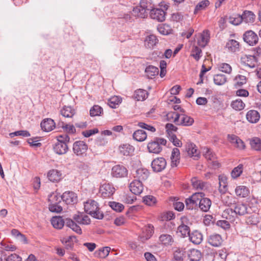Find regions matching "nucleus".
I'll use <instances>...</instances> for the list:
<instances>
[{"label":"nucleus","instance_id":"obj_61","mask_svg":"<svg viewBox=\"0 0 261 261\" xmlns=\"http://www.w3.org/2000/svg\"><path fill=\"white\" fill-rule=\"evenodd\" d=\"M218 68L220 71L228 74H230L232 71L230 65L225 63L219 64Z\"/></svg>","mask_w":261,"mask_h":261},{"label":"nucleus","instance_id":"obj_10","mask_svg":"<svg viewBox=\"0 0 261 261\" xmlns=\"http://www.w3.org/2000/svg\"><path fill=\"white\" fill-rule=\"evenodd\" d=\"M198 193L202 194L200 195L201 196H198V208L199 207L203 212H206L211 206L212 201L210 198L205 197V194L203 192Z\"/></svg>","mask_w":261,"mask_h":261},{"label":"nucleus","instance_id":"obj_28","mask_svg":"<svg viewBox=\"0 0 261 261\" xmlns=\"http://www.w3.org/2000/svg\"><path fill=\"white\" fill-rule=\"evenodd\" d=\"M159 42L156 36L154 35H149L146 36L145 40V46L148 48H153Z\"/></svg>","mask_w":261,"mask_h":261},{"label":"nucleus","instance_id":"obj_36","mask_svg":"<svg viewBox=\"0 0 261 261\" xmlns=\"http://www.w3.org/2000/svg\"><path fill=\"white\" fill-rule=\"evenodd\" d=\"M226 47L228 49L229 51L233 53L236 52L240 50V44L236 40L230 39L226 43Z\"/></svg>","mask_w":261,"mask_h":261},{"label":"nucleus","instance_id":"obj_62","mask_svg":"<svg viewBox=\"0 0 261 261\" xmlns=\"http://www.w3.org/2000/svg\"><path fill=\"white\" fill-rule=\"evenodd\" d=\"M38 137H34L32 138H29L27 140V142L29 144L30 146L32 147L37 148L41 146L42 144L39 142H37Z\"/></svg>","mask_w":261,"mask_h":261},{"label":"nucleus","instance_id":"obj_12","mask_svg":"<svg viewBox=\"0 0 261 261\" xmlns=\"http://www.w3.org/2000/svg\"><path fill=\"white\" fill-rule=\"evenodd\" d=\"M115 191L113 185L109 183H105L101 185L99 188V192L103 198L110 197L112 196Z\"/></svg>","mask_w":261,"mask_h":261},{"label":"nucleus","instance_id":"obj_2","mask_svg":"<svg viewBox=\"0 0 261 261\" xmlns=\"http://www.w3.org/2000/svg\"><path fill=\"white\" fill-rule=\"evenodd\" d=\"M167 140L162 138L155 137L153 140L149 142L147 145V148L150 153L155 154L160 153L162 150V145L165 146Z\"/></svg>","mask_w":261,"mask_h":261},{"label":"nucleus","instance_id":"obj_15","mask_svg":"<svg viewBox=\"0 0 261 261\" xmlns=\"http://www.w3.org/2000/svg\"><path fill=\"white\" fill-rule=\"evenodd\" d=\"M236 216H243L249 213L248 205L244 203H235L232 205Z\"/></svg>","mask_w":261,"mask_h":261},{"label":"nucleus","instance_id":"obj_57","mask_svg":"<svg viewBox=\"0 0 261 261\" xmlns=\"http://www.w3.org/2000/svg\"><path fill=\"white\" fill-rule=\"evenodd\" d=\"M49 210L53 213H59L62 211V207L59 205V203H51L49 204Z\"/></svg>","mask_w":261,"mask_h":261},{"label":"nucleus","instance_id":"obj_29","mask_svg":"<svg viewBox=\"0 0 261 261\" xmlns=\"http://www.w3.org/2000/svg\"><path fill=\"white\" fill-rule=\"evenodd\" d=\"M145 73L148 79H152L158 74L159 69L154 66L149 65L146 67Z\"/></svg>","mask_w":261,"mask_h":261},{"label":"nucleus","instance_id":"obj_25","mask_svg":"<svg viewBox=\"0 0 261 261\" xmlns=\"http://www.w3.org/2000/svg\"><path fill=\"white\" fill-rule=\"evenodd\" d=\"M62 173L57 169H52L47 173V178L51 182H58L61 179Z\"/></svg>","mask_w":261,"mask_h":261},{"label":"nucleus","instance_id":"obj_14","mask_svg":"<svg viewBox=\"0 0 261 261\" xmlns=\"http://www.w3.org/2000/svg\"><path fill=\"white\" fill-rule=\"evenodd\" d=\"M129 188L131 192L136 195L140 194L143 190L142 182L136 179L130 183Z\"/></svg>","mask_w":261,"mask_h":261},{"label":"nucleus","instance_id":"obj_50","mask_svg":"<svg viewBox=\"0 0 261 261\" xmlns=\"http://www.w3.org/2000/svg\"><path fill=\"white\" fill-rule=\"evenodd\" d=\"M103 113V109L98 105H94L90 110L91 117L100 116Z\"/></svg>","mask_w":261,"mask_h":261},{"label":"nucleus","instance_id":"obj_20","mask_svg":"<svg viewBox=\"0 0 261 261\" xmlns=\"http://www.w3.org/2000/svg\"><path fill=\"white\" fill-rule=\"evenodd\" d=\"M171 163V166L172 167H177L180 163V151L178 148H174L171 152L170 157Z\"/></svg>","mask_w":261,"mask_h":261},{"label":"nucleus","instance_id":"obj_59","mask_svg":"<svg viewBox=\"0 0 261 261\" xmlns=\"http://www.w3.org/2000/svg\"><path fill=\"white\" fill-rule=\"evenodd\" d=\"M62 125L61 126V127L66 133L71 134H74L75 133L76 129L75 128V126L73 125L64 124V122H62Z\"/></svg>","mask_w":261,"mask_h":261},{"label":"nucleus","instance_id":"obj_64","mask_svg":"<svg viewBox=\"0 0 261 261\" xmlns=\"http://www.w3.org/2000/svg\"><path fill=\"white\" fill-rule=\"evenodd\" d=\"M165 128L168 136L173 134L172 132H176L178 129L177 127L172 123H167L165 125Z\"/></svg>","mask_w":261,"mask_h":261},{"label":"nucleus","instance_id":"obj_27","mask_svg":"<svg viewBox=\"0 0 261 261\" xmlns=\"http://www.w3.org/2000/svg\"><path fill=\"white\" fill-rule=\"evenodd\" d=\"M231 207V208L225 209L223 211L222 216L224 218H225L230 222H233L235 220L237 216L233 207L232 206Z\"/></svg>","mask_w":261,"mask_h":261},{"label":"nucleus","instance_id":"obj_18","mask_svg":"<svg viewBox=\"0 0 261 261\" xmlns=\"http://www.w3.org/2000/svg\"><path fill=\"white\" fill-rule=\"evenodd\" d=\"M149 175V172L147 169L140 168L135 171L134 177L136 180H139L142 182L148 178Z\"/></svg>","mask_w":261,"mask_h":261},{"label":"nucleus","instance_id":"obj_23","mask_svg":"<svg viewBox=\"0 0 261 261\" xmlns=\"http://www.w3.org/2000/svg\"><path fill=\"white\" fill-rule=\"evenodd\" d=\"M149 13L145 9H143L140 6L134 7L132 12V14L135 17L145 18L148 16Z\"/></svg>","mask_w":261,"mask_h":261},{"label":"nucleus","instance_id":"obj_11","mask_svg":"<svg viewBox=\"0 0 261 261\" xmlns=\"http://www.w3.org/2000/svg\"><path fill=\"white\" fill-rule=\"evenodd\" d=\"M149 14L151 19L159 22H163L165 20L166 12L162 9L153 8Z\"/></svg>","mask_w":261,"mask_h":261},{"label":"nucleus","instance_id":"obj_31","mask_svg":"<svg viewBox=\"0 0 261 261\" xmlns=\"http://www.w3.org/2000/svg\"><path fill=\"white\" fill-rule=\"evenodd\" d=\"M244 59L246 65L252 68L255 67L258 62V58L255 55H246Z\"/></svg>","mask_w":261,"mask_h":261},{"label":"nucleus","instance_id":"obj_22","mask_svg":"<svg viewBox=\"0 0 261 261\" xmlns=\"http://www.w3.org/2000/svg\"><path fill=\"white\" fill-rule=\"evenodd\" d=\"M223 242L221 236L219 234H213L211 235L208 239V243L214 247H219L222 245Z\"/></svg>","mask_w":261,"mask_h":261},{"label":"nucleus","instance_id":"obj_54","mask_svg":"<svg viewBox=\"0 0 261 261\" xmlns=\"http://www.w3.org/2000/svg\"><path fill=\"white\" fill-rule=\"evenodd\" d=\"M109 205L113 210L118 213L121 212L124 208V206L122 204L115 201L109 202Z\"/></svg>","mask_w":261,"mask_h":261},{"label":"nucleus","instance_id":"obj_26","mask_svg":"<svg viewBox=\"0 0 261 261\" xmlns=\"http://www.w3.org/2000/svg\"><path fill=\"white\" fill-rule=\"evenodd\" d=\"M189 237L190 241L196 245L200 244L203 240L202 233L198 230L193 231Z\"/></svg>","mask_w":261,"mask_h":261},{"label":"nucleus","instance_id":"obj_17","mask_svg":"<svg viewBox=\"0 0 261 261\" xmlns=\"http://www.w3.org/2000/svg\"><path fill=\"white\" fill-rule=\"evenodd\" d=\"M55 152L58 154L62 155L67 153L68 150V145L63 142L57 141L53 146Z\"/></svg>","mask_w":261,"mask_h":261},{"label":"nucleus","instance_id":"obj_55","mask_svg":"<svg viewBox=\"0 0 261 261\" xmlns=\"http://www.w3.org/2000/svg\"><path fill=\"white\" fill-rule=\"evenodd\" d=\"M245 222L247 225H255L259 222V219L257 216L253 215L246 217Z\"/></svg>","mask_w":261,"mask_h":261},{"label":"nucleus","instance_id":"obj_41","mask_svg":"<svg viewBox=\"0 0 261 261\" xmlns=\"http://www.w3.org/2000/svg\"><path fill=\"white\" fill-rule=\"evenodd\" d=\"M147 92L143 89H138L135 91L134 97L137 101H143L146 98Z\"/></svg>","mask_w":261,"mask_h":261},{"label":"nucleus","instance_id":"obj_32","mask_svg":"<svg viewBox=\"0 0 261 261\" xmlns=\"http://www.w3.org/2000/svg\"><path fill=\"white\" fill-rule=\"evenodd\" d=\"M66 226L71 228L73 231L76 232L78 234H81L82 233L81 227L75 222V221L70 219L66 218Z\"/></svg>","mask_w":261,"mask_h":261},{"label":"nucleus","instance_id":"obj_52","mask_svg":"<svg viewBox=\"0 0 261 261\" xmlns=\"http://www.w3.org/2000/svg\"><path fill=\"white\" fill-rule=\"evenodd\" d=\"M121 102V99L118 96H113L111 97L108 102V105L111 108L114 109L116 108L117 106L119 105V103Z\"/></svg>","mask_w":261,"mask_h":261},{"label":"nucleus","instance_id":"obj_58","mask_svg":"<svg viewBox=\"0 0 261 261\" xmlns=\"http://www.w3.org/2000/svg\"><path fill=\"white\" fill-rule=\"evenodd\" d=\"M243 172V165L240 164L233 168L231 172V175L233 178H236L240 176Z\"/></svg>","mask_w":261,"mask_h":261},{"label":"nucleus","instance_id":"obj_42","mask_svg":"<svg viewBox=\"0 0 261 261\" xmlns=\"http://www.w3.org/2000/svg\"><path fill=\"white\" fill-rule=\"evenodd\" d=\"M252 149L256 151H261V139L258 137H254L250 141Z\"/></svg>","mask_w":261,"mask_h":261},{"label":"nucleus","instance_id":"obj_39","mask_svg":"<svg viewBox=\"0 0 261 261\" xmlns=\"http://www.w3.org/2000/svg\"><path fill=\"white\" fill-rule=\"evenodd\" d=\"M133 137L135 140L139 142H142L146 139L147 134L144 130L138 129L134 133Z\"/></svg>","mask_w":261,"mask_h":261},{"label":"nucleus","instance_id":"obj_63","mask_svg":"<svg viewBox=\"0 0 261 261\" xmlns=\"http://www.w3.org/2000/svg\"><path fill=\"white\" fill-rule=\"evenodd\" d=\"M169 140L173 143V144L176 147H181L182 145L181 141L179 140L175 134H171L168 136Z\"/></svg>","mask_w":261,"mask_h":261},{"label":"nucleus","instance_id":"obj_21","mask_svg":"<svg viewBox=\"0 0 261 261\" xmlns=\"http://www.w3.org/2000/svg\"><path fill=\"white\" fill-rule=\"evenodd\" d=\"M246 117L250 123H256L259 120L260 115L257 111L250 110L247 113Z\"/></svg>","mask_w":261,"mask_h":261},{"label":"nucleus","instance_id":"obj_1","mask_svg":"<svg viewBox=\"0 0 261 261\" xmlns=\"http://www.w3.org/2000/svg\"><path fill=\"white\" fill-rule=\"evenodd\" d=\"M85 212L97 219H102L103 214L99 211L98 203L92 199H89L84 203Z\"/></svg>","mask_w":261,"mask_h":261},{"label":"nucleus","instance_id":"obj_37","mask_svg":"<svg viewBox=\"0 0 261 261\" xmlns=\"http://www.w3.org/2000/svg\"><path fill=\"white\" fill-rule=\"evenodd\" d=\"M61 114L66 118H71L75 114V110L71 106H64L60 111Z\"/></svg>","mask_w":261,"mask_h":261},{"label":"nucleus","instance_id":"obj_43","mask_svg":"<svg viewBox=\"0 0 261 261\" xmlns=\"http://www.w3.org/2000/svg\"><path fill=\"white\" fill-rule=\"evenodd\" d=\"M191 181L192 186L196 190H203L206 184V182L198 179L196 177H192Z\"/></svg>","mask_w":261,"mask_h":261},{"label":"nucleus","instance_id":"obj_34","mask_svg":"<svg viewBox=\"0 0 261 261\" xmlns=\"http://www.w3.org/2000/svg\"><path fill=\"white\" fill-rule=\"evenodd\" d=\"M243 21L246 23H252L254 21L255 16L254 13L250 11H245L241 15Z\"/></svg>","mask_w":261,"mask_h":261},{"label":"nucleus","instance_id":"obj_49","mask_svg":"<svg viewBox=\"0 0 261 261\" xmlns=\"http://www.w3.org/2000/svg\"><path fill=\"white\" fill-rule=\"evenodd\" d=\"M201 258V253L200 251L193 249L189 254V258L190 261H199Z\"/></svg>","mask_w":261,"mask_h":261},{"label":"nucleus","instance_id":"obj_30","mask_svg":"<svg viewBox=\"0 0 261 261\" xmlns=\"http://www.w3.org/2000/svg\"><path fill=\"white\" fill-rule=\"evenodd\" d=\"M235 192L238 196L242 198L247 197L250 193L249 189L244 186H237L235 189Z\"/></svg>","mask_w":261,"mask_h":261},{"label":"nucleus","instance_id":"obj_53","mask_svg":"<svg viewBox=\"0 0 261 261\" xmlns=\"http://www.w3.org/2000/svg\"><path fill=\"white\" fill-rule=\"evenodd\" d=\"M143 199V202L149 206H154L157 202L156 198L152 195L145 196Z\"/></svg>","mask_w":261,"mask_h":261},{"label":"nucleus","instance_id":"obj_19","mask_svg":"<svg viewBox=\"0 0 261 261\" xmlns=\"http://www.w3.org/2000/svg\"><path fill=\"white\" fill-rule=\"evenodd\" d=\"M66 218L63 219L62 216H55L51 219V223L53 227L56 229H60L64 225H66Z\"/></svg>","mask_w":261,"mask_h":261},{"label":"nucleus","instance_id":"obj_33","mask_svg":"<svg viewBox=\"0 0 261 261\" xmlns=\"http://www.w3.org/2000/svg\"><path fill=\"white\" fill-rule=\"evenodd\" d=\"M110 250L111 248L109 247H102L96 250L94 253V255L97 258H104L109 255Z\"/></svg>","mask_w":261,"mask_h":261},{"label":"nucleus","instance_id":"obj_44","mask_svg":"<svg viewBox=\"0 0 261 261\" xmlns=\"http://www.w3.org/2000/svg\"><path fill=\"white\" fill-rule=\"evenodd\" d=\"M210 4L208 0H203L199 2L195 7L194 14H196L198 11L204 10Z\"/></svg>","mask_w":261,"mask_h":261},{"label":"nucleus","instance_id":"obj_56","mask_svg":"<svg viewBox=\"0 0 261 261\" xmlns=\"http://www.w3.org/2000/svg\"><path fill=\"white\" fill-rule=\"evenodd\" d=\"M196 61H198L202 56V50L198 46H195L193 47L192 50V54L191 55Z\"/></svg>","mask_w":261,"mask_h":261},{"label":"nucleus","instance_id":"obj_13","mask_svg":"<svg viewBox=\"0 0 261 261\" xmlns=\"http://www.w3.org/2000/svg\"><path fill=\"white\" fill-rule=\"evenodd\" d=\"M62 200L67 204H73L77 201L76 194L72 191H66L61 195Z\"/></svg>","mask_w":261,"mask_h":261},{"label":"nucleus","instance_id":"obj_5","mask_svg":"<svg viewBox=\"0 0 261 261\" xmlns=\"http://www.w3.org/2000/svg\"><path fill=\"white\" fill-rule=\"evenodd\" d=\"M194 122V119L185 114H175L173 122L177 125L191 126Z\"/></svg>","mask_w":261,"mask_h":261},{"label":"nucleus","instance_id":"obj_3","mask_svg":"<svg viewBox=\"0 0 261 261\" xmlns=\"http://www.w3.org/2000/svg\"><path fill=\"white\" fill-rule=\"evenodd\" d=\"M88 149V145L83 141H76L73 144V152L78 156H86Z\"/></svg>","mask_w":261,"mask_h":261},{"label":"nucleus","instance_id":"obj_6","mask_svg":"<svg viewBox=\"0 0 261 261\" xmlns=\"http://www.w3.org/2000/svg\"><path fill=\"white\" fill-rule=\"evenodd\" d=\"M185 151L189 157L193 158L195 160H198L200 158L199 151L194 143L191 142H187L185 145Z\"/></svg>","mask_w":261,"mask_h":261},{"label":"nucleus","instance_id":"obj_16","mask_svg":"<svg viewBox=\"0 0 261 261\" xmlns=\"http://www.w3.org/2000/svg\"><path fill=\"white\" fill-rule=\"evenodd\" d=\"M41 129L46 132L53 130L56 127V123L54 120L51 118H45L43 119L41 123Z\"/></svg>","mask_w":261,"mask_h":261},{"label":"nucleus","instance_id":"obj_35","mask_svg":"<svg viewBox=\"0 0 261 261\" xmlns=\"http://www.w3.org/2000/svg\"><path fill=\"white\" fill-rule=\"evenodd\" d=\"M210 40V33L208 30H204L200 39L198 40V44L202 47H205Z\"/></svg>","mask_w":261,"mask_h":261},{"label":"nucleus","instance_id":"obj_4","mask_svg":"<svg viewBox=\"0 0 261 261\" xmlns=\"http://www.w3.org/2000/svg\"><path fill=\"white\" fill-rule=\"evenodd\" d=\"M128 170L126 167L121 164L114 166L111 171V175L113 178H122L127 176Z\"/></svg>","mask_w":261,"mask_h":261},{"label":"nucleus","instance_id":"obj_48","mask_svg":"<svg viewBox=\"0 0 261 261\" xmlns=\"http://www.w3.org/2000/svg\"><path fill=\"white\" fill-rule=\"evenodd\" d=\"M227 81V77L222 74H218L214 76V82L217 85H222Z\"/></svg>","mask_w":261,"mask_h":261},{"label":"nucleus","instance_id":"obj_9","mask_svg":"<svg viewBox=\"0 0 261 261\" xmlns=\"http://www.w3.org/2000/svg\"><path fill=\"white\" fill-rule=\"evenodd\" d=\"M166 165V161L163 157L157 158L154 159L151 164L152 170L154 172H160L162 171L165 169Z\"/></svg>","mask_w":261,"mask_h":261},{"label":"nucleus","instance_id":"obj_24","mask_svg":"<svg viewBox=\"0 0 261 261\" xmlns=\"http://www.w3.org/2000/svg\"><path fill=\"white\" fill-rule=\"evenodd\" d=\"M120 153L125 156L131 155L134 151L135 148L128 144H123L119 147Z\"/></svg>","mask_w":261,"mask_h":261},{"label":"nucleus","instance_id":"obj_40","mask_svg":"<svg viewBox=\"0 0 261 261\" xmlns=\"http://www.w3.org/2000/svg\"><path fill=\"white\" fill-rule=\"evenodd\" d=\"M139 6L148 13L154 8L152 0H141Z\"/></svg>","mask_w":261,"mask_h":261},{"label":"nucleus","instance_id":"obj_8","mask_svg":"<svg viewBox=\"0 0 261 261\" xmlns=\"http://www.w3.org/2000/svg\"><path fill=\"white\" fill-rule=\"evenodd\" d=\"M243 39L244 42L250 46L256 45L258 41L257 35L252 30H248L244 33Z\"/></svg>","mask_w":261,"mask_h":261},{"label":"nucleus","instance_id":"obj_47","mask_svg":"<svg viewBox=\"0 0 261 261\" xmlns=\"http://www.w3.org/2000/svg\"><path fill=\"white\" fill-rule=\"evenodd\" d=\"M231 107L236 111H241L244 109L245 104L241 99L233 100L231 103Z\"/></svg>","mask_w":261,"mask_h":261},{"label":"nucleus","instance_id":"obj_51","mask_svg":"<svg viewBox=\"0 0 261 261\" xmlns=\"http://www.w3.org/2000/svg\"><path fill=\"white\" fill-rule=\"evenodd\" d=\"M159 240L165 245H171V243L173 241L172 236L167 234L161 235L159 237Z\"/></svg>","mask_w":261,"mask_h":261},{"label":"nucleus","instance_id":"obj_45","mask_svg":"<svg viewBox=\"0 0 261 261\" xmlns=\"http://www.w3.org/2000/svg\"><path fill=\"white\" fill-rule=\"evenodd\" d=\"M219 190L220 193H224L226 191L227 180V178L225 176L220 175L219 176Z\"/></svg>","mask_w":261,"mask_h":261},{"label":"nucleus","instance_id":"obj_38","mask_svg":"<svg viewBox=\"0 0 261 261\" xmlns=\"http://www.w3.org/2000/svg\"><path fill=\"white\" fill-rule=\"evenodd\" d=\"M159 32L163 35H168L172 33L173 30L170 26L166 23L160 24L157 28Z\"/></svg>","mask_w":261,"mask_h":261},{"label":"nucleus","instance_id":"obj_7","mask_svg":"<svg viewBox=\"0 0 261 261\" xmlns=\"http://www.w3.org/2000/svg\"><path fill=\"white\" fill-rule=\"evenodd\" d=\"M201 193L198 192L194 193L185 200L186 209L189 210L198 209V196H201Z\"/></svg>","mask_w":261,"mask_h":261},{"label":"nucleus","instance_id":"obj_60","mask_svg":"<svg viewBox=\"0 0 261 261\" xmlns=\"http://www.w3.org/2000/svg\"><path fill=\"white\" fill-rule=\"evenodd\" d=\"M154 233V227L153 225L148 224L145 228V240L150 239Z\"/></svg>","mask_w":261,"mask_h":261},{"label":"nucleus","instance_id":"obj_46","mask_svg":"<svg viewBox=\"0 0 261 261\" xmlns=\"http://www.w3.org/2000/svg\"><path fill=\"white\" fill-rule=\"evenodd\" d=\"M177 232L180 233L182 237H185L187 235L189 237L191 234L190 227L183 223L178 227Z\"/></svg>","mask_w":261,"mask_h":261}]
</instances>
